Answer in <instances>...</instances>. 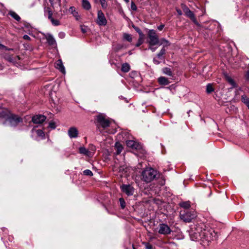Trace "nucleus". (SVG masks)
Returning a JSON list of instances; mask_svg holds the SVG:
<instances>
[{
  "mask_svg": "<svg viewBox=\"0 0 249 249\" xmlns=\"http://www.w3.org/2000/svg\"><path fill=\"white\" fill-rule=\"evenodd\" d=\"M133 249H135V248L134 247H133Z\"/></svg>",
  "mask_w": 249,
  "mask_h": 249,
  "instance_id": "obj_57",
  "label": "nucleus"
},
{
  "mask_svg": "<svg viewBox=\"0 0 249 249\" xmlns=\"http://www.w3.org/2000/svg\"><path fill=\"white\" fill-rule=\"evenodd\" d=\"M4 58L10 62L13 63L14 64H18V61H19L20 58L18 56L13 57L9 54H5L4 56Z\"/></svg>",
  "mask_w": 249,
  "mask_h": 249,
  "instance_id": "obj_13",
  "label": "nucleus"
},
{
  "mask_svg": "<svg viewBox=\"0 0 249 249\" xmlns=\"http://www.w3.org/2000/svg\"><path fill=\"white\" fill-rule=\"evenodd\" d=\"M55 67L56 69L60 70L61 72L63 73H65V68L63 66L62 61L61 60L59 59L55 63Z\"/></svg>",
  "mask_w": 249,
  "mask_h": 249,
  "instance_id": "obj_15",
  "label": "nucleus"
},
{
  "mask_svg": "<svg viewBox=\"0 0 249 249\" xmlns=\"http://www.w3.org/2000/svg\"><path fill=\"white\" fill-rule=\"evenodd\" d=\"M153 62L156 64H160V62L158 60H157L155 58L153 59Z\"/></svg>",
  "mask_w": 249,
  "mask_h": 249,
  "instance_id": "obj_51",
  "label": "nucleus"
},
{
  "mask_svg": "<svg viewBox=\"0 0 249 249\" xmlns=\"http://www.w3.org/2000/svg\"><path fill=\"white\" fill-rule=\"evenodd\" d=\"M59 5H61V0H58Z\"/></svg>",
  "mask_w": 249,
  "mask_h": 249,
  "instance_id": "obj_56",
  "label": "nucleus"
},
{
  "mask_svg": "<svg viewBox=\"0 0 249 249\" xmlns=\"http://www.w3.org/2000/svg\"><path fill=\"white\" fill-rule=\"evenodd\" d=\"M157 49V47H154L153 46L149 45L148 49L151 50L152 52H154Z\"/></svg>",
  "mask_w": 249,
  "mask_h": 249,
  "instance_id": "obj_45",
  "label": "nucleus"
},
{
  "mask_svg": "<svg viewBox=\"0 0 249 249\" xmlns=\"http://www.w3.org/2000/svg\"><path fill=\"white\" fill-rule=\"evenodd\" d=\"M133 27L140 35L142 36L143 35L142 31L139 27H136L135 26H133Z\"/></svg>",
  "mask_w": 249,
  "mask_h": 249,
  "instance_id": "obj_41",
  "label": "nucleus"
},
{
  "mask_svg": "<svg viewBox=\"0 0 249 249\" xmlns=\"http://www.w3.org/2000/svg\"><path fill=\"white\" fill-rule=\"evenodd\" d=\"M182 10L185 15L190 18V19L197 26H199L200 24L196 20L194 14L187 6L183 5L182 7Z\"/></svg>",
  "mask_w": 249,
  "mask_h": 249,
  "instance_id": "obj_7",
  "label": "nucleus"
},
{
  "mask_svg": "<svg viewBox=\"0 0 249 249\" xmlns=\"http://www.w3.org/2000/svg\"><path fill=\"white\" fill-rule=\"evenodd\" d=\"M44 10L45 13H48V18L49 19H50L51 18H53V12L52 11L50 8L45 7Z\"/></svg>",
  "mask_w": 249,
  "mask_h": 249,
  "instance_id": "obj_31",
  "label": "nucleus"
},
{
  "mask_svg": "<svg viewBox=\"0 0 249 249\" xmlns=\"http://www.w3.org/2000/svg\"><path fill=\"white\" fill-rule=\"evenodd\" d=\"M214 91V89L212 84H208L206 86V92L207 93L210 94Z\"/></svg>",
  "mask_w": 249,
  "mask_h": 249,
  "instance_id": "obj_32",
  "label": "nucleus"
},
{
  "mask_svg": "<svg viewBox=\"0 0 249 249\" xmlns=\"http://www.w3.org/2000/svg\"><path fill=\"white\" fill-rule=\"evenodd\" d=\"M79 153L83 155L86 156L88 157H91L88 148L87 149L84 146H81L79 148Z\"/></svg>",
  "mask_w": 249,
  "mask_h": 249,
  "instance_id": "obj_17",
  "label": "nucleus"
},
{
  "mask_svg": "<svg viewBox=\"0 0 249 249\" xmlns=\"http://www.w3.org/2000/svg\"><path fill=\"white\" fill-rule=\"evenodd\" d=\"M226 78L228 82L231 86V88H233L236 87V84L231 77L229 76H226Z\"/></svg>",
  "mask_w": 249,
  "mask_h": 249,
  "instance_id": "obj_23",
  "label": "nucleus"
},
{
  "mask_svg": "<svg viewBox=\"0 0 249 249\" xmlns=\"http://www.w3.org/2000/svg\"><path fill=\"white\" fill-rule=\"evenodd\" d=\"M83 173V175H85V176H93V173L91 172V171H90V170H89V169L85 170Z\"/></svg>",
  "mask_w": 249,
  "mask_h": 249,
  "instance_id": "obj_37",
  "label": "nucleus"
},
{
  "mask_svg": "<svg viewBox=\"0 0 249 249\" xmlns=\"http://www.w3.org/2000/svg\"><path fill=\"white\" fill-rule=\"evenodd\" d=\"M101 0H94L95 2H100Z\"/></svg>",
  "mask_w": 249,
  "mask_h": 249,
  "instance_id": "obj_55",
  "label": "nucleus"
},
{
  "mask_svg": "<svg viewBox=\"0 0 249 249\" xmlns=\"http://www.w3.org/2000/svg\"><path fill=\"white\" fill-rule=\"evenodd\" d=\"M196 216L194 211L184 210L180 213V217L181 220L185 222H190Z\"/></svg>",
  "mask_w": 249,
  "mask_h": 249,
  "instance_id": "obj_5",
  "label": "nucleus"
},
{
  "mask_svg": "<svg viewBox=\"0 0 249 249\" xmlns=\"http://www.w3.org/2000/svg\"><path fill=\"white\" fill-rule=\"evenodd\" d=\"M81 31L83 33H86L87 32L88 28L85 26L81 25L80 26Z\"/></svg>",
  "mask_w": 249,
  "mask_h": 249,
  "instance_id": "obj_42",
  "label": "nucleus"
},
{
  "mask_svg": "<svg viewBox=\"0 0 249 249\" xmlns=\"http://www.w3.org/2000/svg\"><path fill=\"white\" fill-rule=\"evenodd\" d=\"M126 144L128 147L135 149H139L142 148V145L133 140L126 141Z\"/></svg>",
  "mask_w": 249,
  "mask_h": 249,
  "instance_id": "obj_14",
  "label": "nucleus"
},
{
  "mask_svg": "<svg viewBox=\"0 0 249 249\" xmlns=\"http://www.w3.org/2000/svg\"><path fill=\"white\" fill-rule=\"evenodd\" d=\"M58 36L59 38H60L61 39L64 38L65 36V33L64 32H61L59 33Z\"/></svg>",
  "mask_w": 249,
  "mask_h": 249,
  "instance_id": "obj_44",
  "label": "nucleus"
},
{
  "mask_svg": "<svg viewBox=\"0 0 249 249\" xmlns=\"http://www.w3.org/2000/svg\"><path fill=\"white\" fill-rule=\"evenodd\" d=\"M115 148H116V152H115V154L116 155H119L120 154L123 149V147L122 146V145L119 142H116V144H115Z\"/></svg>",
  "mask_w": 249,
  "mask_h": 249,
  "instance_id": "obj_22",
  "label": "nucleus"
},
{
  "mask_svg": "<svg viewBox=\"0 0 249 249\" xmlns=\"http://www.w3.org/2000/svg\"><path fill=\"white\" fill-rule=\"evenodd\" d=\"M121 189L128 196H132L134 192V187L130 184H123L121 186Z\"/></svg>",
  "mask_w": 249,
  "mask_h": 249,
  "instance_id": "obj_9",
  "label": "nucleus"
},
{
  "mask_svg": "<svg viewBox=\"0 0 249 249\" xmlns=\"http://www.w3.org/2000/svg\"><path fill=\"white\" fill-rule=\"evenodd\" d=\"M69 11L75 18L76 20H78L80 18V16L78 13L75 10V8L73 6H71L69 8Z\"/></svg>",
  "mask_w": 249,
  "mask_h": 249,
  "instance_id": "obj_19",
  "label": "nucleus"
},
{
  "mask_svg": "<svg viewBox=\"0 0 249 249\" xmlns=\"http://www.w3.org/2000/svg\"><path fill=\"white\" fill-rule=\"evenodd\" d=\"M96 125L101 132L109 127L111 122L104 114H100L96 116Z\"/></svg>",
  "mask_w": 249,
  "mask_h": 249,
  "instance_id": "obj_4",
  "label": "nucleus"
},
{
  "mask_svg": "<svg viewBox=\"0 0 249 249\" xmlns=\"http://www.w3.org/2000/svg\"><path fill=\"white\" fill-rule=\"evenodd\" d=\"M179 205L182 208L188 209L190 207V202L189 201L182 202L179 204Z\"/></svg>",
  "mask_w": 249,
  "mask_h": 249,
  "instance_id": "obj_30",
  "label": "nucleus"
},
{
  "mask_svg": "<svg viewBox=\"0 0 249 249\" xmlns=\"http://www.w3.org/2000/svg\"><path fill=\"white\" fill-rule=\"evenodd\" d=\"M158 232L161 234H170L172 232L170 228L167 224L164 223L160 224Z\"/></svg>",
  "mask_w": 249,
  "mask_h": 249,
  "instance_id": "obj_10",
  "label": "nucleus"
},
{
  "mask_svg": "<svg viewBox=\"0 0 249 249\" xmlns=\"http://www.w3.org/2000/svg\"><path fill=\"white\" fill-rule=\"evenodd\" d=\"M78 133V131L75 127H71L68 131V136L71 139L77 138Z\"/></svg>",
  "mask_w": 249,
  "mask_h": 249,
  "instance_id": "obj_12",
  "label": "nucleus"
},
{
  "mask_svg": "<svg viewBox=\"0 0 249 249\" xmlns=\"http://www.w3.org/2000/svg\"><path fill=\"white\" fill-rule=\"evenodd\" d=\"M160 41L161 43L159 45H161V44H163V47L168 46L170 45L169 41L165 38H162L161 39Z\"/></svg>",
  "mask_w": 249,
  "mask_h": 249,
  "instance_id": "obj_34",
  "label": "nucleus"
},
{
  "mask_svg": "<svg viewBox=\"0 0 249 249\" xmlns=\"http://www.w3.org/2000/svg\"><path fill=\"white\" fill-rule=\"evenodd\" d=\"M32 132H34V131H35L36 135L38 137H41L42 139L45 138L44 133L42 130H41V129L35 130L34 129H32Z\"/></svg>",
  "mask_w": 249,
  "mask_h": 249,
  "instance_id": "obj_26",
  "label": "nucleus"
},
{
  "mask_svg": "<svg viewBox=\"0 0 249 249\" xmlns=\"http://www.w3.org/2000/svg\"><path fill=\"white\" fill-rule=\"evenodd\" d=\"M163 73L170 76H173V72L171 69L169 68H163L162 70Z\"/></svg>",
  "mask_w": 249,
  "mask_h": 249,
  "instance_id": "obj_24",
  "label": "nucleus"
},
{
  "mask_svg": "<svg viewBox=\"0 0 249 249\" xmlns=\"http://www.w3.org/2000/svg\"><path fill=\"white\" fill-rule=\"evenodd\" d=\"M130 70V66L127 63H123L122 65L121 71L124 72H127Z\"/></svg>",
  "mask_w": 249,
  "mask_h": 249,
  "instance_id": "obj_20",
  "label": "nucleus"
},
{
  "mask_svg": "<svg viewBox=\"0 0 249 249\" xmlns=\"http://www.w3.org/2000/svg\"><path fill=\"white\" fill-rule=\"evenodd\" d=\"M82 6L86 10H89L91 8L90 4L88 0H82Z\"/></svg>",
  "mask_w": 249,
  "mask_h": 249,
  "instance_id": "obj_25",
  "label": "nucleus"
},
{
  "mask_svg": "<svg viewBox=\"0 0 249 249\" xmlns=\"http://www.w3.org/2000/svg\"><path fill=\"white\" fill-rule=\"evenodd\" d=\"M53 25L54 26H58L60 24V21L57 19H55L53 18L49 19Z\"/></svg>",
  "mask_w": 249,
  "mask_h": 249,
  "instance_id": "obj_35",
  "label": "nucleus"
},
{
  "mask_svg": "<svg viewBox=\"0 0 249 249\" xmlns=\"http://www.w3.org/2000/svg\"><path fill=\"white\" fill-rule=\"evenodd\" d=\"M0 118L4 119L5 123H8L12 126H15L22 122L21 117L11 113L5 108H0Z\"/></svg>",
  "mask_w": 249,
  "mask_h": 249,
  "instance_id": "obj_2",
  "label": "nucleus"
},
{
  "mask_svg": "<svg viewBox=\"0 0 249 249\" xmlns=\"http://www.w3.org/2000/svg\"><path fill=\"white\" fill-rule=\"evenodd\" d=\"M49 1L51 4L52 6H53V0H49Z\"/></svg>",
  "mask_w": 249,
  "mask_h": 249,
  "instance_id": "obj_53",
  "label": "nucleus"
},
{
  "mask_svg": "<svg viewBox=\"0 0 249 249\" xmlns=\"http://www.w3.org/2000/svg\"><path fill=\"white\" fill-rule=\"evenodd\" d=\"M148 37L149 40L147 42L149 45L155 46L159 44V39L155 30H150L148 31Z\"/></svg>",
  "mask_w": 249,
  "mask_h": 249,
  "instance_id": "obj_6",
  "label": "nucleus"
},
{
  "mask_svg": "<svg viewBox=\"0 0 249 249\" xmlns=\"http://www.w3.org/2000/svg\"><path fill=\"white\" fill-rule=\"evenodd\" d=\"M131 9L134 11L137 10V7L134 1H131Z\"/></svg>",
  "mask_w": 249,
  "mask_h": 249,
  "instance_id": "obj_40",
  "label": "nucleus"
},
{
  "mask_svg": "<svg viewBox=\"0 0 249 249\" xmlns=\"http://www.w3.org/2000/svg\"><path fill=\"white\" fill-rule=\"evenodd\" d=\"M176 11L178 13V14L179 15H181L182 14V11L181 10L179 9H176Z\"/></svg>",
  "mask_w": 249,
  "mask_h": 249,
  "instance_id": "obj_50",
  "label": "nucleus"
},
{
  "mask_svg": "<svg viewBox=\"0 0 249 249\" xmlns=\"http://www.w3.org/2000/svg\"><path fill=\"white\" fill-rule=\"evenodd\" d=\"M48 127L53 129H55L56 127L55 123L53 121H51L49 124Z\"/></svg>",
  "mask_w": 249,
  "mask_h": 249,
  "instance_id": "obj_39",
  "label": "nucleus"
},
{
  "mask_svg": "<svg viewBox=\"0 0 249 249\" xmlns=\"http://www.w3.org/2000/svg\"><path fill=\"white\" fill-rule=\"evenodd\" d=\"M46 39L48 43L50 45H54L56 44V41L53 37V36L51 34H47L46 36Z\"/></svg>",
  "mask_w": 249,
  "mask_h": 249,
  "instance_id": "obj_16",
  "label": "nucleus"
},
{
  "mask_svg": "<svg viewBox=\"0 0 249 249\" xmlns=\"http://www.w3.org/2000/svg\"><path fill=\"white\" fill-rule=\"evenodd\" d=\"M145 245V248L146 249H152V246L151 244L148 243H143Z\"/></svg>",
  "mask_w": 249,
  "mask_h": 249,
  "instance_id": "obj_43",
  "label": "nucleus"
},
{
  "mask_svg": "<svg viewBox=\"0 0 249 249\" xmlns=\"http://www.w3.org/2000/svg\"><path fill=\"white\" fill-rule=\"evenodd\" d=\"M0 48L4 49L6 50H10V49H8L7 48H6V47L5 46H4L3 45L1 44H0ZM11 50H13V49H11Z\"/></svg>",
  "mask_w": 249,
  "mask_h": 249,
  "instance_id": "obj_48",
  "label": "nucleus"
},
{
  "mask_svg": "<svg viewBox=\"0 0 249 249\" xmlns=\"http://www.w3.org/2000/svg\"><path fill=\"white\" fill-rule=\"evenodd\" d=\"M158 82L161 85L166 86L169 84L170 82L167 78L161 76L158 78Z\"/></svg>",
  "mask_w": 249,
  "mask_h": 249,
  "instance_id": "obj_18",
  "label": "nucleus"
},
{
  "mask_svg": "<svg viewBox=\"0 0 249 249\" xmlns=\"http://www.w3.org/2000/svg\"><path fill=\"white\" fill-rule=\"evenodd\" d=\"M123 37L125 40H126L130 42L132 41V38L131 35L127 34V33H124V34Z\"/></svg>",
  "mask_w": 249,
  "mask_h": 249,
  "instance_id": "obj_33",
  "label": "nucleus"
},
{
  "mask_svg": "<svg viewBox=\"0 0 249 249\" xmlns=\"http://www.w3.org/2000/svg\"><path fill=\"white\" fill-rule=\"evenodd\" d=\"M142 43V40L141 39H139L138 42L136 44L137 47L140 46Z\"/></svg>",
  "mask_w": 249,
  "mask_h": 249,
  "instance_id": "obj_47",
  "label": "nucleus"
},
{
  "mask_svg": "<svg viewBox=\"0 0 249 249\" xmlns=\"http://www.w3.org/2000/svg\"><path fill=\"white\" fill-rule=\"evenodd\" d=\"M89 151L90 153L91 157H92L94 154L95 153V152L96 151V148L95 145H94L92 144H90L89 145L88 147Z\"/></svg>",
  "mask_w": 249,
  "mask_h": 249,
  "instance_id": "obj_21",
  "label": "nucleus"
},
{
  "mask_svg": "<svg viewBox=\"0 0 249 249\" xmlns=\"http://www.w3.org/2000/svg\"><path fill=\"white\" fill-rule=\"evenodd\" d=\"M96 23L99 26H105L107 24V20L104 14L101 10H99L98 11Z\"/></svg>",
  "mask_w": 249,
  "mask_h": 249,
  "instance_id": "obj_8",
  "label": "nucleus"
},
{
  "mask_svg": "<svg viewBox=\"0 0 249 249\" xmlns=\"http://www.w3.org/2000/svg\"><path fill=\"white\" fill-rule=\"evenodd\" d=\"M23 38V39H24L25 40H31L30 37L29 36L27 35H24Z\"/></svg>",
  "mask_w": 249,
  "mask_h": 249,
  "instance_id": "obj_46",
  "label": "nucleus"
},
{
  "mask_svg": "<svg viewBox=\"0 0 249 249\" xmlns=\"http://www.w3.org/2000/svg\"><path fill=\"white\" fill-rule=\"evenodd\" d=\"M126 3H128L129 2V0H124Z\"/></svg>",
  "mask_w": 249,
  "mask_h": 249,
  "instance_id": "obj_54",
  "label": "nucleus"
},
{
  "mask_svg": "<svg viewBox=\"0 0 249 249\" xmlns=\"http://www.w3.org/2000/svg\"><path fill=\"white\" fill-rule=\"evenodd\" d=\"M189 234L192 240L200 241L203 246L208 245L211 242L217 239L218 236L214 229L203 223L194 226Z\"/></svg>",
  "mask_w": 249,
  "mask_h": 249,
  "instance_id": "obj_1",
  "label": "nucleus"
},
{
  "mask_svg": "<svg viewBox=\"0 0 249 249\" xmlns=\"http://www.w3.org/2000/svg\"><path fill=\"white\" fill-rule=\"evenodd\" d=\"M166 50L164 47H163L159 53L157 54V57L159 59L162 60L163 59V55L165 54Z\"/></svg>",
  "mask_w": 249,
  "mask_h": 249,
  "instance_id": "obj_29",
  "label": "nucleus"
},
{
  "mask_svg": "<svg viewBox=\"0 0 249 249\" xmlns=\"http://www.w3.org/2000/svg\"><path fill=\"white\" fill-rule=\"evenodd\" d=\"M46 118L44 115H37L33 117L32 121L36 124H42L45 121Z\"/></svg>",
  "mask_w": 249,
  "mask_h": 249,
  "instance_id": "obj_11",
  "label": "nucleus"
},
{
  "mask_svg": "<svg viewBox=\"0 0 249 249\" xmlns=\"http://www.w3.org/2000/svg\"><path fill=\"white\" fill-rule=\"evenodd\" d=\"M119 202L120 206L122 209H124L125 207V202L123 198H119Z\"/></svg>",
  "mask_w": 249,
  "mask_h": 249,
  "instance_id": "obj_36",
  "label": "nucleus"
},
{
  "mask_svg": "<svg viewBox=\"0 0 249 249\" xmlns=\"http://www.w3.org/2000/svg\"><path fill=\"white\" fill-rule=\"evenodd\" d=\"M100 2L101 3L102 7L103 9H106L107 7V3L106 0H101Z\"/></svg>",
  "mask_w": 249,
  "mask_h": 249,
  "instance_id": "obj_38",
  "label": "nucleus"
},
{
  "mask_svg": "<svg viewBox=\"0 0 249 249\" xmlns=\"http://www.w3.org/2000/svg\"><path fill=\"white\" fill-rule=\"evenodd\" d=\"M246 77L248 79H249V71L247 72Z\"/></svg>",
  "mask_w": 249,
  "mask_h": 249,
  "instance_id": "obj_52",
  "label": "nucleus"
},
{
  "mask_svg": "<svg viewBox=\"0 0 249 249\" xmlns=\"http://www.w3.org/2000/svg\"><path fill=\"white\" fill-rule=\"evenodd\" d=\"M9 14L17 21H19L20 20V17L16 12L14 11H10L9 12Z\"/></svg>",
  "mask_w": 249,
  "mask_h": 249,
  "instance_id": "obj_28",
  "label": "nucleus"
},
{
  "mask_svg": "<svg viewBox=\"0 0 249 249\" xmlns=\"http://www.w3.org/2000/svg\"><path fill=\"white\" fill-rule=\"evenodd\" d=\"M241 100L249 109V98L246 95H243L241 96Z\"/></svg>",
  "mask_w": 249,
  "mask_h": 249,
  "instance_id": "obj_27",
  "label": "nucleus"
},
{
  "mask_svg": "<svg viewBox=\"0 0 249 249\" xmlns=\"http://www.w3.org/2000/svg\"><path fill=\"white\" fill-rule=\"evenodd\" d=\"M164 27V25L163 24H161L158 27V29L161 31L163 29V27Z\"/></svg>",
  "mask_w": 249,
  "mask_h": 249,
  "instance_id": "obj_49",
  "label": "nucleus"
},
{
  "mask_svg": "<svg viewBox=\"0 0 249 249\" xmlns=\"http://www.w3.org/2000/svg\"><path fill=\"white\" fill-rule=\"evenodd\" d=\"M142 179L146 182L149 183L155 179L158 178V173L156 170L151 167L144 169L142 173Z\"/></svg>",
  "mask_w": 249,
  "mask_h": 249,
  "instance_id": "obj_3",
  "label": "nucleus"
}]
</instances>
